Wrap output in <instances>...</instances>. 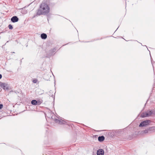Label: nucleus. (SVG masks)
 <instances>
[{
  "label": "nucleus",
  "instance_id": "nucleus-12",
  "mask_svg": "<svg viewBox=\"0 0 155 155\" xmlns=\"http://www.w3.org/2000/svg\"><path fill=\"white\" fill-rule=\"evenodd\" d=\"M146 114H147V112H143V113H142L141 114V117H147V116H145L147 115H146Z\"/></svg>",
  "mask_w": 155,
  "mask_h": 155
},
{
  "label": "nucleus",
  "instance_id": "nucleus-6",
  "mask_svg": "<svg viewBox=\"0 0 155 155\" xmlns=\"http://www.w3.org/2000/svg\"><path fill=\"white\" fill-rule=\"evenodd\" d=\"M18 20V18L16 16H14L11 18V21L12 22H17Z\"/></svg>",
  "mask_w": 155,
  "mask_h": 155
},
{
  "label": "nucleus",
  "instance_id": "nucleus-19",
  "mask_svg": "<svg viewBox=\"0 0 155 155\" xmlns=\"http://www.w3.org/2000/svg\"><path fill=\"white\" fill-rule=\"evenodd\" d=\"M2 78V75L1 74H0V79H1Z\"/></svg>",
  "mask_w": 155,
  "mask_h": 155
},
{
  "label": "nucleus",
  "instance_id": "nucleus-16",
  "mask_svg": "<svg viewBox=\"0 0 155 155\" xmlns=\"http://www.w3.org/2000/svg\"><path fill=\"white\" fill-rule=\"evenodd\" d=\"M8 27L10 29L12 30L13 28V27L12 25L11 24H10L8 25Z\"/></svg>",
  "mask_w": 155,
  "mask_h": 155
},
{
  "label": "nucleus",
  "instance_id": "nucleus-10",
  "mask_svg": "<svg viewBox=\"0 0 155 155\" xmlns=\"http://www.w3.org/2000/svg\"><path fill=\"white\" fill-rule=\"evenodd\" d=\"M146 112L147 114H146V115H147L146 116H147V117L150 116L152 114V112L151 111L148 110Z\"/></svg>",
  "mask_w": 155,
  "mask_h": 155
},
{
  "label": "nucleus",
  "instance_id": "nucleus-18",
  "mask_svg": "<svg viewBox=\"0 0 155 155\" xmlns=\"http://www.w3.org/2000/svg\"><path fill=\"white\" fill-rule=\"evenodd\" d=\"M3 107V104H0V109H1Z\"/></svg>",
  "mask_w": 155,
  "mask_h": 155
},
{
  "label": "nucleus",
  "instance_id": "nucleus-9",
  "mask_svg": "<svg viewBox=\"0 0 155 155\" xmlns=\"http://www.w3.org/2000/svg\"><path fill=\"white\" fill-rule=\"evenodd\" d=\"M41 37L42 39H45L47 38V35L45 33H43L41 35Z\"/></svg>",
  "mask_w": 155,
  "mask_h": 155
},
{
  "label": "nucleus",
  "instance_id": "nucleus-3",
  "mask_svg": "<svg viewBox=\"0 0 155 155\" xmlns=\"http://www.w3.org/2000/svg\"><path fill=\"white\" fill-rule=\"evenodd\" d=\"M150 121L149 120H146L143 121L139 125V127H144L145 126L148 124L150 123Z\"/></svg>",
  "mask_w": 155,
  "mask_h": 155
},
{
  "label": "nucleus",
  "instance_id": "nucleus-1",
  "mask_svg": "<svg viewBox=\"0 0 155 155\" xmlns=\"http://www.w3.org/2000/svg\"><path fill=\"white\" fill-rule=\"evenodd\" d=\"M50 10L48 5L44 2L41 4L39 8L37 10V15H46L48 14Z\"/></svg>",
  "mask_w": 155,
  "mask_h": 155
},
{
  "label": "nucleus",
  "instance_id": "nucleus-4",
  "mask_svg": "<svg viewBox=\"0 0 155 155\" xmlns=\"http://www.w3.org/2000/svg\"><path fill=\"white\" fill-rule=\"evenodd\" d=\"M97 155H104V151L102 149H99L97 151Z\"/></svg>",
  "mask_w": 155,
  "mask_h": 155
},
{
  "label": "nucleus",
  "instance_id": "nucleus-13",
  "mask_svg": "<svg viewBox=\"0 0 155 155\" xmlns=\"http://www.w3.org/2000/svg\"><path fill=\"white\" fill-rule=\"evenodd\" d=\"M37 105H40L43 102V101L42 100H39L37 101Z\"/></svg>",
  "mask_w": 155,
  "mask_h": 155
},
{
  "label": "nucleus",
  "instance_id": "nucleus-15",
  "mask_svg": "<svg viewBox=\"0 0 155 155\" xmlns=\"http://www.w3.org/2000/svg\"><path fill=\"white\" fill-rule=\"evenodd\" d=\"M143 133L147 134V133H149V130L148 128L147 129H146L145 130L143 131Z\"/></svg>",
  "mask_w": 155,
  "mask_h": 155
},
{
  "label": "nucleus",
  "instance_id": "nucleus-17",
  "mask_svg": "<svg viewBox=\"0 0 155 155\" xmlns=\"http://www.w3.org/2000/svg\"><path fill=\"white\" fill-rule=\"evenodd\" d=\"M32 82L34 83H36L38 82V80L37 79H34L33 80Z\"/></svg>",
  "mask_w": 155,
  "mask_h": 155
},
{
  "label": "nucleus",
  "instance_id": "nucleus-5",
  "mask_svg": "<svg viewBox=\"0 0 155 155\" xmlns=\"http://www.w3.org/2000/svg\"><path fill=\"white\" fill-rule=\"evenodd\" d=\"M1 86L4 90H7L8 89L7 84L5 83H2L1 85Z\"/></svg>",
  "mask_w": 155,
  "mask_h": 155
},
{
  "label": "nucleus",
  "instance_id": "nucleus-14",
  "mask_svg": "<svg viewBox=\"0 0 155 155\" xmlns=\"http://www.w3.org/2000/svg\"><path fill=\"white\" fill-rule=\"evenodd\" d=\"M56 49L55 48H54L52 49L50 51V52L51 53V55H52L53 53L56 51Z\"/></svg>",
  "mask_w": 155,
  "mask_h": 155
},
{
  "label": "nucleus",
  "instance_id": "nucleus-7",
  "mask_svg": "<svg viewBox=\"0 0 155 155\" xmlns=\"http://www.w3.org/2000/svg\"><path fill=\"white\" fill-rule=\"evenodd\" d=\"M149 132V133L153 132L155 131V127H149L148 128Z\"/></svg>",
  "mask_w": 155,
  "mask_h": 155
},
{
  "label": "nucleus",
  "instance_id": "nucleus-8",
  "mask_svg": "<svg viewBox=\"0 0 155 155\" xmlns=\"http://www.w3.org/2000/svg\"><path fill=\"white\" fill-rule=\"evenodd\" d=\"M105 139L104 137L103 136H99L98 137V140L100 142H101L103 141Z\"/></svg>",
  "mask_w": 155,
  "mask_h": 155
},
{
  "label": "nucleus",
  "instance_id": "nucleus-11",
  "mask_svg": "<svg viewBox=\"0 0 155 155\" xmlns=\"http://www.w3.org/2000/svg\"><path fill=\"white\" fill-rule=\"evenodd\" d=\"M31 104L33 105H37V101L35 100H33L31 101Z\"/></svg>",
  "mask_w": 155,
  "mask_h": 155
},
{
  "label": "nucleus",
  "instance_id": "nucleus-2",
  "mask_svg": "<svg viewBox=\"0 0 155 155\" xmlns=\"http://www.w3.org/2000/svg\"><path fill=\"white\" fill-rule=\"evenodd\" d=\"M58 118L59 119H55L54 120L56 123H57L61 124H66V123H67L66 120H64L61 118H59V117H58Z\"/></svg>",
  "mask_w": 155,
  "mask_h": 155
}]
</instances>
